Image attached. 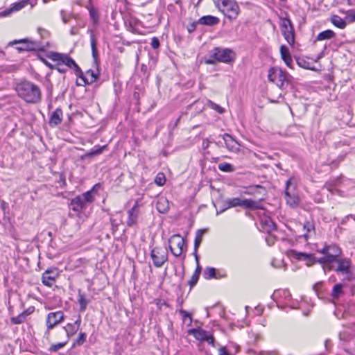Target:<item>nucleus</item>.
Returning a JSON list of instances; mask_svg holds the SVG:
<instances>
[{
	"label": "nucleus",
	"instance_id": "423d86ee",
	"mask_svg": "<svg viewBox=\"0 0 355 355\" xmlns=\"http://www.w3.org/2000/svg\"><path fill=\"white\" fill-rule=\"evenodd\" d=\"M48 44H49L48 42H35V41L24 39V40H15L13 42H10L8 44V46H12L14 44H19V46L16 47V49L19 52L35 51H43L45 46L47 45Z\"/></svg>",
	"mask_w": 355,
	"mask_h": 355
},
{
	"label": "nucleus",
	"instance_id": "f704fd0d",
	"mask_svg": "<svg viewBox=\"0 0 355 355\" xmlns=\"http://www.w3.org/2000/svg\"><path fill=\"white\" fill-rule=\"evenodd\" d=\"M218 167L220 171L226 173H232L235 170L234 167L231 164L227 162L220 163L218 164Z\"/></svg>",
	"mask_w": 355,
	"mask_h": 355
},
{
	"label": "nucleus",
	"instance_id": "13d9d810",
	"mask_svg": "<svg viewBox=\"0 0 355 355\" xmlns=\"http://www.w3.org/2000/svg\"><path fill=\"white\" fill-rule=\"evenodd\" d=\"M307 266H311L315 263V258L312 254H310V257L308 260H306Z\"/></svg>",
	"mask_w": 355,
	"mask_h": 355
},
{
	"label": "nucleus",
	"instance_id": "6e6d98bb",
	"mask_svg": "<svg viewBox=\"0 0 355 355\" xmlns=\"http://www.w3.org/2000/svg\"><path fill=\"white\" fill-rule=\"evenodd\" d=\"M37 31L42 38H47L49 36V32L44 28H39Z\"/></svg>",
	"mask_w": 355,
	"mask_h": 355
},
{
	"label": "nucleus",
	"instance_id": "cd10ccee",
	"mask_svg": "<svg viewBox=\"0 0 355 355\" xmlns=\"http://www.w3.org/2000/svg\"><path fill=\"white\" fill-rule=\"evenodd\" d=\"M336 36V33L331 31V30H326L321 33H320L317 37L315 41H322L325 40H330L334 38Z\"/></svg>",
	"mask_w": 355,
	"mask_h": 355
},
{
	"label": "nucleus",
	"instance_id": "473e14b6",
	"mask_svg": "<svg viewBox=\"0 0 355 355\" xmlns=\"http://www.w3.org/2000/svg\"><path fill=\"white\" fill-rule=\"evenodd\" d=\"M157 209L160 213H165L168 209V203L166 199H159L157 202Z\"/></svg>",
	"mask_w": 355,
	"mask_h": 355
},
{
	"label": "nucleus",
	"instance_id": "a211bd4d",
	"mask_svg": "<svg viewBox=\"0 0 355 355\" xmlns=\"http://www.w3.org/2000/svg\"><path fill=\"white\" fill-rule=\"evenodd\" d=\"M58 277V272L55 270H46L42 276V283L47 286H52Z\"/></svg>",
	"mask_w": 355,
	"mask_h": 355
},
{
	"label": "nucleus",
	"instance_id": "e433bc0d",
	"mask_svg": "<svg viewBox=\"0 0 355 355\" xmlns=\"http://www.w3.org/2000/svg\"><path fill=\"white\" fill-rule=\"evenodd\" d=\"M80 322V320H77L74 322L73 325L68 324V337H69L70 335L74 334V333L78 330Z\"/></svg>",
	"mask_w": 355,
	"mask_h": 355
},
{
	"label": "nucleus",
	"instance_id": "c756f323",
	"mask_svg": "<svg viewBox=\"0 0 355 355\" xmlns=\"http://www.w3.org/2000/svg\"><path fill=\"white\" fill-rule=\"evenodd\" d=\"M346 19H342L338 15H334L331 18V23L336 27L343 29L347 26Z\"/></svg>",
	"mask_w": 355,
	"mask_h": 355
},
{
	"label": "nucleus",
	"instance_id": "a878e982",
	"mask_svg": "<svg viewBox=\"0 0 355 355\" xmlns=\"http://www.w3.org/2000/svg\"><path fill=\"white\" fill-rule=\"evenodd\" d=\"M189 334L193 335L196 339L202 341L207 335V331L202 329H191L189 330Z\"/></svg>",
	"mask_w": 355,
	"mask_h": 355
},
{
	"label": "nucleus",
	"instance_id": "de8ad7c7",
	"mask_svg": "<svg viewBox=\"0 0 355 355\" xmlns=\"http://www.w3.org/2000/svg\"><path fill=\"white\" fill-rule=\"evenodd\" d=\"M202 341L207 342L209 345H211L213 347H215V339L214 336L211 334H207V335L205 337Z\"/></svg>",
	"mask_w": 355,
	"mask_h": 355
},
{
	"label": "nucleus",
	"instance_id": "ddd939ff",
	"mask_svg": "<svg viewBox=\"0 0 355 355\" xmlns=\"http://www.w3.org/2000/svg\"><path fill=\"white\" fill-rule=\"evenodd\" d=\"M68 68L73 69L77 77L76 85L78 86H85L88 83V78H87L81 71L79 66L76 62L70 57L68 56Z\"/></svg>",
	"mask_w": 355,
	"mask_h": 355
},
{
	"label": "nucleus",
	"instance_id": "864d4df0",
	"mask_svg": "<svg viewBox=\"0 0 355 355\" xmlns=\"http://www.w3.org/2000/svg\"><path fill=\"white\" fill-rule=\"evenodd\" d=\"M150 45L154 49H158L160 45L158 38L156 37H153L151 40Z\"/></svg>",
	"mask_w": 355,
	"mask_h": 355
},
{
	"label": "nucleus",
	"instance_id": "09e8293b",
	"mask_svg": "<svg viewBox=\"0 0 355 355\" xmlns=\"http://www.w3.org/2000/svg\"><path fill=\"white\" fill-rule=\"evenodd\" d=\"M265 224L268 225V228L267 229L268 232L272 231L276 229V225L274 222H272L271 220H266Z\"/></svg>",
	"mask_w": 355,
	"mask_h": 355
},
{
	"label": "nucleus",
	"instance_id": "4d7b16f0",
	"mask_svg": "<svg viewBox=\"0 0 355 355\" xmlns=\"http://www.w3.org/2000/svg\"><path fill=\"white\" fill-rule=\"evenodd\" d=\"M195 257H196V262H197V267H196V270H195L193 274H195V275H196L198 276H200V274L201 272V267H200V266L199 264L198 254H195Z\"/></svg>",
	"mask_w": 355,
	"mask_h": 355
},
{
	"label": "nucleus",
	"instance_id": "338daca9",
	"mask_svg": "<svg viewBox=\"0 0 355 355\" xmlns=\"http://www.w3.org/2000/svg\"><path fill=\"white\" fill-rule=\"evenodd\" d=\"M347 332H344L343 334L342 333L340 334V339H347L345 336H344V334H346Z\"/></svg>",
	"mask_w": 355,
	"mask_h": 355
},
{
	"label": "nucleus",
	"instance_id": "7ed1b4c3",
	"mask_svg": "<svg viewBox=\"0 0 355 355\" xmlns=\"http://www.w3.org/2000/svg\"><path fill=\"white\" fill-rule=\"evenodd\" d=\"M216 8L230 21L235 20L240 12V8L234 0H214Z\"/></svg>",
	"mask_w": 355,
	"mask_h": 355
},
{
	"label": "nucleus",
	"instance_id": "f8f14e48",
	"mask_svg": "<svg viewBox=\"0 0 355 355\" xmlns=\"http://www.w3.org/2000/svg\"><path fill=\"white\" fill-rule=\"evenodd\" d=\"M318 252L326 255L331 263H334L342 253L341 249L336 244L326 245Z\"/></svg>",
	"mask_w": 355,
	"mask_h": 355
},
{
	"label": "nucleus",
	"instance_id": "8fccbe9b",
	"mask_svg": "<svg viewBox=\"0 0 355 355\" xmlns=\"http://www.w3.org/2000/svg\"><path fill=\"white\" fill-rule=\"evenodd\" d=\"M89 15L94 21H96L98 19V12L93 8L89 9Z\"/></svg>",
	"mask_w": 355,
	"mask_h": 355
},
{
	"label": "nucleus",
	"instance_id": "f03ea898",
	"mask_svg": "<svg viewBox=\"0 0 355 355\" xmlns=\"http://www.w3.org/2000/svg\"><path fill=\"white\" fill-rule=\"evenodd\" d=\"M101 187V184H96L89 191L81 196H76L69 205V208L74 211L76 214H80L83 209H86L88 204L94 201V195Z\"/></svg>",
	"mask_w": 355,
	"mask_h": 355
},
{
	"label": "nucleus",
	"instance_id": "9d476101",
	"mask_svg": "<svg viewBox=\"0 0 355 355\" xmlns=\"http://www.w3.org/2000/svg\"><path fill=\"white\" fill-rule=\"evenodd\" d=\"M168 242L170 250L173 256L180 257L184 251V239L180 234H174L169 239Z\"/></svg>",
	"mask_w": 355,
	"mask_h": 355
},
{
	"label": "nucleus",
	"instance_id": "a19ab883",
	"mask_svg": "<svg viewBox=\"0 0 355 355\" xmlns=\"http://www.w3.org/2000/svg\"><path fill=\"white\" fill-rule=\"evenodd\" d=\"M345 19L349 23L355 22V10H348L345 12Z\"/></svg>",
	"mask_w": 355,
	"mask_h": 355
},
{
	"label": "nucleus",
	"instance_id": "393cba45",
	"mask_svg": "<svg viewBox=\"0 0 355 355\" xmlns=\"http://www.w3.org/2000/svg\"><path fill=\"white\" fill-rule=\"evenodd\" d=\"M303 229L306 231L303 234V237L306 241L309 240L315 234V227L310 221H306L304 223Z\"/></svg>",
	"mask_w": 355,
	"mask_h": 355
},
{
	"label": "nucleus",
	"instance_id": "39448f33",
	"mask_svg": "<svg viewBox=\"0 0 355 355\" xmlns=\"http://www.w3.org/2000/svg\"><path fill=\"white\" fill-rule=\"evenodd\" d=\"M232 55V51L230 49L215 47L210 51L209 58H205V63L213 64L216 61L230 63L234 60Z\"/></svg>",
	"mask_w": 355,
	"mask_h": 355
},
{
	"label": "nucleus",
	"instance_id": "7c9ffc66",
	"mask_svg": "<svg viewBox=\"0 0 355 355\" xmlns=\"http://www.w3.org/2000/svg\"><path fill=\"white\" fill-rule=\"evenodd\" d=\"M26 4H27L26 1H22L15 3L12 5V7L10 9L4 11V15H7L14 11H18V10H21V8H23Z\"/></svg>",
	"mask_w": 355,
	"mask_h": 355
},
{
	"label": "nucleus",
	"instance_id": "c03bdc74",
	"mask_svg": "<svg viewBox=\"0 0 355 355\" xmlns=\"http://www.w3.org/2000/svg\"><path fill=\"white\" fill-rule=\"evenodd\" d=\"M107 147L106 145L101 147V146H94L90 151V153H89V155H98L100 153H101L103 149Z\"/></svg>",
	"mask_w": 355,
	"mask_h": 355
},
{
	"label": "nucleus",
	"instance_id": "e2e57ef3",
	"mask_svg": "<svg viewBox=\"0 0 355 355\" xmlns=\"http://www.w3.org/2000/svg\"><path fill=\"white\" fill-rule=\"evenodd\" d=\"M264 355H278V352L277 351L266 352Z\"/></svg>",
	"mask_w": 355,
	"mask_h": 355
},
{
	"label": "nucleus",
	"instance_id": "6e6552de",
	"mask_svg": "<svg viewBox=\"0 0 355 355\" xmlns=\"http://www.w3.org/2000/svg\"><path fill=\"white\" fill-rule=\"evenodd\" d=\"M280 28L282 34L290 44L293 45L295 43V30L291 21L286 17L281 18Z\"/></svg>",
	"mask_w": 355,
	"mask_h": 355
},
{
	"label": "nucleus",
	"instance_id": "4468645a",
	"mask_svg": "<svg viewBox=\"0 0 355 355\" xmlns=\"http://www.w3.org/2000/svg\"><path fill=\"white\" fill-rule=\"evenodd\" d=\"M64 313L62 311L51 312L48 314L46 326L48 329H53L64 319Z\"/></svg>",
	"mask_w": 355,
	"mask_h": 355
},
{
	"label": "nucleus",
	"instance_id": "9b49d317",
	"mask_svg": "<svg viewBox=\"0 0 355 355\" xmlns=\"http://www.w3.org/2000/svg\"><path fill=\"white\" fill-rule=\"evenodd\" d=\"M334 263H338V267L335 269L331 266H327L326 268L328 270H334L337 273H342L343 275H347V279L349 280L350 277L352 275L351 271V261L349 259L343 258V259H337L334 261Z\"/></svg>",
	"mask_w": 355,
	"mask_h": 355
},
{
	"label": "nucleus",
	"instance_id": "4c0bfd02",
	"mask_svg": "<svg viewBox=\"0 0 355 355\" xmlns=\"http://www.w3.org/2000/svg\"><path fill=\"white\" fill-rule=\"evenodd\" d=\"M155 182L158 186H163L166 182V177L164 173H158L155 178Z\"/></svg>",
	"mask_w": 355,
	"mask_h": 355
},
{
	"label": "nucleus",
	"instance_id": "f3484780",
	"mask_svg": "<svg viewBox=\"0 0 355 355\" xmlns=\"http://www.w3.org/2000/svg\"><path fill=\"white\" fill-rule=\"evenodd\" d=\"M128 218L127 220V225L128 227H133L137 225L139 216V207L138 202H136L135 205L128 211Z\"/></svg>",
	"mask_w": 355,
	"mask_h": 355
},
{
	"label": "nucleus",
	"instance_id": "3c124183",
	"mask_svg": "<svg viewBox=\"0 0 355 355\" xmlns=\"http://www.w3.org/2000/svg\"><path fill=\"white\" fill-rule=\"evenodd\" d=\"M141 72L143 73V76L145 78H148L150 75L148 67L144 64L141 65Z\"/></svg>",
	"mask_w": 355,
	"mask_h": 355
},
{
	"label": "nucleus",
	"instance_id": "58836bf2",
	"mask_svg": "<svg viewBox=\"0 0 355 355\" xmlns=\"http://www.w3.org/2000/svg\"><path fill=\"white\" fill-rule=\"evenodd\" d=\"M78 300L80 306V311H84L86 309L88 300L85 298V295L81 293H79Z\"/></svg>",
	"mask_w": 355,
	"mask_h": 355
},
{
	"label": "nucleus",
	"instance_id": "a18cd8bd",
	"mask_svg": "<svg viewBox=\"0 0 355 355\" xmlns=\"http://www.w3.org/2000/svg\"><path fill=\"white\" fill-rule=\"evenodd\" d=\"M66 343H67L66 342H63V343H57V344L52 345L50 347L49 350L51 352H56L58 349L64 347L65 346Z\"/></svg>",
	"mask_w": 355,
	"mask_h": 355
},
{
	"label": "nucleus",
	"instance_id": "680f3d73",
	"mask_svg": "<svg viewBox=\"0 0 355 355\" xmlns=\"http://www.w3.org/2000/svg\"><path fill=\"white\" fill-rule=\"evenodd\" d=\"M210 141L208 139H205L202 141V148L207 149L209 147Z\"/></svg>",
	"mask_w": 355,
	"mask_h": 355
},
{
	"label": "nucleus",
	"instance_id": "72a5a7b5",
	"mask_svg": "<svg viewBox=\"0 0 355 355\" xmlns=\"http://www.w3.org/2000/svg\"><path fill=\"white\" fill-rule=\"evenodd\" d=\"M216 270L213 267H207L203 272V277L205 279L216 278Z\"/></svg>",
	"mask_w": 355,
	"mask_h": 355
},
{
	"label": "nucleus",
	"instance_id": "5701e85b",
	"mask_svg": "<svg viewBox=\"0 0 355 355\" xmlns=\"http://www.w3.org/2000/svg\"><path fill=\"white\" fill-rule=\"evenodd\" d=\"M243 207L252 210L263 209V206L261 205L260 201H255L252 199L243 200Z\"/></svg>",
	"mask_w": 355,
	"mask_h": 355
},
{
	"label": "nucleus",
	"instance_id": "1a4fd4ad",
	"mask_svg": "<svg viewBox=\"0 0 355 355\" xmlns=\"http://www.w3.org/2000/svg\"><path fill=\"white\" fill-rule=\"evenodd\" d=\"M150 257L154 266L161 268L168 261V251L166 248L155 247L151 250Z\"/></svg>",
	"mask_w": 355,
	"mask_h": 355
},
{
	"label": "nucleus",
	"instance_id": "ea45409f",
	"mask_svg": "<svg viewBox=\"0 0 355 355\" xmlns=\"http://www.w3.org/2000/svg\"><path fill=\"white\" fill-rule=\"evenodd\" d=\"M25 316L23 315V313H20L17 316L11 318V322L13 324H19L25 322L26 320Z\"/></svg>",
	"mask_w": 355,
	"mask_h": 355
},
{
	"label": "nucleus",
	"instance_id": "dca6fc26",
	"mask_svg": "<svg viewBox=\"0 0 355 355\" xmlns=\"http://www.w3.org/2000/svg\"><path fill=\"white\" fill-rule=\"evenodd\" d=\"M236 207H243V200L239 198L227 199L224 201L223 207L220 211H216V214L219 215L227 209Z\"/></svg>",
	"mask_w": 355,
	"mask_h": 355
},
{
	"label": "nucleus",
	"instance_id": "2f4dec72",
	"mask_svg": "<svg viewBox=\"0 0 355 355\" xmlns=\"http://www.w3.org/2000/svg\"><path fill=\"white\" fill-rule=\"evenodd\" d=\"M49 58L53 61H57L60 63H65L67 60V55L64 54H60L58 53H51L49 55Z\"/></svg>",
	"mask_w": 355,
	"mask_h": 355
},
{
	"label": "nucleus",
	"instance_id": "774afa93",
	"mask_svg": "<svg viewBox=\"0 0 355 355\" xmlns=\"http://www.w3.org/2000/svg\"><path fill=\"white\" fill-rule=\"evenodd\" d=\"M5 55V53L3 51H0V57H3Z\"/></svg>",
	"mask_w": 355,
	"mask_h": 355
},
{
	"label": "nucleus",
	"instance_id": "20e7f679",
	"mask_svg": "<svg viewBox=\"0 0 355 355\" xmlns=\"http://www.w3.org/2000/svg\"><path fill=\"white\" fill-rule=\"evenodd\" d=\"M268 78L269 81L282 90L286 89L291 79V76L286 71L278 67H272L268 71Z\"/></svg>",
	"mask_w": 355,
	"mask_h": 355
},
{
	"label": "nucleus",
	"instance_id": "aec40b11",
	"mask_svg": "<svg viewBox=\"0 0 355 355\" xmlns=\"http://www.w3.org/2000/svg\"><path fill=\"white\" fill-rule=\"evenodd\" d=\"M219 21L220 20L218 17L212 15L203 16L198 20L199 24L210 26L218 24Z\"/></svg>",
	"mask_w": 355,
	"mask_h": 355
},
{
	"label": "nucleus",
	"instance_id": "412c9836",
	"mask_svg": "<svg viewBox=\"0 0 355 355\" xmlns=\"http://www.w3.org/2000/svg\"><path fill=\"white\" fill-rule=\"evenodd\" d=\"M62 111L57 108L51 114L50 117L49 124L51 126H55L60 124L62 121Z\"/></svg>",
	"mask_w": 355,
	"mask_h": 355
},
{
	"label": "nucleus",
	"instance_id": "b1692460",
	"mask_svg": "<svg viewBox=\"0 0 355 355\" xmlns=\"http://www.w3.org/2000/svg\"><path fill=\"white\" fill-rule=\"evenodd\" d=\"M345 284H336L334 286L331 296L334 300H338L341 297L344 295V287Z\"/></svg>",
	"mask_w": 355,
	"mask_h": 355
},
{
	"label": "nucleus",
	"instance_id": "2eb2a0df",
	"mask_svg": "<svg viewBox=\"0 0 355 355\" xmlns=\"http://www.w3.org/2000/svg\"><path fill=\"white\" fill-rule=\"evenodd\" d=\"M225 144V147L232 152L238 153L240 150L239 145L237 141L229 134L225 133L222 136Z\"/></svg>",
	"mask_w": 355,
	"mask_h": 355
},
{
	"label": "nucleus",
	"instance_id": "49530a36",
	"mask_svg": "<svg viewBox=\"0 0 355 355\" xmlns=\"http://www.w3.org/2000/svg\"><path fill=\"white\" fill-rule=\"evenodd\" d=\"M197 24H199L198 21H191L187 26V31L189 33H193L196 29Z\"/></svg>",
	"mask_w": 355,
	"mask_h": 355
},
{
	"label": "nucleus",
	"instance_id": "0eeeda50",
	"mask_svg": "<svg viewBox=\"0 0 355 355\" xmlns=\"http://www.w3.org/2000/svg\"><path fill=\"white\" fill-rule=\"evenodd\" d=\"M90 43L92 48V53L94 59V63L97 69V72L94 71L93 69H89L87 71V74L90 76V79H88V83L87 85H89L94 82H95L99 77L100 71L98 69L99 64V58H98V53L97 49V42L95 38V36L93 33L91 34L90 36Z\"/></svg>",
	"mask_w": 355,
	"mask_h": 355
},
{
	"label": "nucleus",
	"instance_id": "5fc2aeb1",
	"mask_svg": "<svg viewBox=\"0 0 355 355\" xmlns=\"http://www.w3.org/2000/svg\"><path fill=\"white\" fill-rule=\"evenodd\" d=\"M199 277L195 274H193L191 278V279L189 282V284L190 285L191 288L193 287L198 282L199 279Z\"/></svg>",
	"mask_w": 355,
	"mask_h": 355
},
{
	"label": "nucleus",
	"instance_id": "4be33fe9",
	"mask_svg": "<svg viewBox=\"0 0 355 355\" xmlns=\"http://www.w3.org/2000/svg\"><path fill=\"white\" fill-rule=\"evenodd\" d=\"M280 53L282 59L284 61L285 64L288 67H291L293 63V60L291 56L288 49L284 45L281 46Z\"/></svg>",
	"mask_w": 355,
	"mask_h": 355
},
{
	"label": "nucleus",
	"instance_id": "79ce46f5",
	"mask_svg": "<svg viewBox=\"0 0 355 355\" xmlns=\"http://www.w3.org/2000/svg\"><path fill=\"white\" fill-rule=\"evenodd\" d=\"M180 313L182 316L184 322H187V320H189L188 325H190L192 322V318H191V315L187 311H186L183 309L180 310Z\"/></svg>",
	"mask_w": 355,
	"mask_h": 355
},
{
	"label": "nucleus",
	"instance_id": "37998d69",
	"mask_svg": "<svg viewBox=\"0 0 355 355\" xmlns=\"http://www.w3.org/2000/svg\"><path fill=\"white\" fill-rule=\"evenodd\" d=\"M208 105L211 109L216 111L219 114H223L224 112V109L223 107L211 101H209Z\"/></svg>",
	"mask_w": 355,
	"mask_h": 355
},
{
	"label": "nucleus",
	"instance_id": "052dcab7",
	"mask_svg": "<svg viewBox=\"0 0 355 355\" xmlns=\"http://www.w3.org/2000/svg\"><path fill=\"white\" fill-rule=\"evenodd\" d=\"M218 355H230L225 347H221L218 349Z\"/></svg>",
	"mask_w": 355,
	"mask_h": 355
},
{
	"label": "nucleus",
	"instance_id": "c85d7f7f",
	"mask_svg": "<svg viewBox=\"0 0 355 355\" xmlns=\"http://www.w3.org/2000/svg\"><path fill=\"white\" fill-rule=\"evenodd\" d=\"M289 254L290 256H291L293 258H295L296 259L306 261L309 259L311 254L300 252L295 250H291L289 252Z\"/></svg>",
	"mask_w": 355,
	"mask_h": 355
},
{
	"label": "nucleus",
	"instance_id": "0e129e2a",
	"mask_svg": "<svg viewBox=\"0 0 355 355\" xmlns=\"http://www.w3.org/2000/svg\"><path fill=\"white\" fill-rule=\"evenodd\" d=\"M61 15H62V21H64V23H67V17L65 15L64 10L61 11Z\"/></svg>",
	"mask_w": 355,
	"mask_h": 355
},
{
	"label": "nucleus",
	"instance_id": "bf43d9fd",
	"mask_svg": "<svg viewBox=\"0 0 355 355\" xmlns=\"http://www.w3.org/2000/svg\"><path fill=\"white\" fill-rule=\"evenodd\" d=\"M34 311V308L33 307H29L28 309H27L26 310L22 312L23 315L25 316V318H26V317L31 314Z\"/></svg>",
	"mask_w": 355,
	"mask_h": 355
},
{
	"label": "nucleus",
	"instance_id": "bb28decb",
	"mask_svg": "<svg viewBox=\"0 0 355 355\" xmlns=\"http://www.w3.org/2000/svg\"><path fill=\"white\" fill-rule=\"evenodd\" d=\"M206 229H200L196 232L194 239V254H197L198 248L202 242V236L206 232Z\"/></svg>",
	"mask_w": 355,
	"mask_h": 355
},
{
	"label": "nucleus",
	"instance_id": "6ab92c4d",
	"mask_svg": "<svg viewBox=\"0 0 355 355\" xmlns=\"http://www.w3.org/2000/svg\"><path fill=\"white\" fill-rule=\"evenodd\" d=\"M291 180H287L286 183V191H285V199L286 200V203L291 206V207H295L299 204V198L295 195H291L288 192V187L291 184Z\"/></svg>",
	"mask_w": 355,
	"mask_h": 355
},
{
	"label": "nucleus",
	"instance_id": "603ef678",
	"mask_svg": "<svg viewBox=\"0 0 355 355\" xmlns=\"http://www.w3.org/2000/svg\"><path fill=\"white\" fill-rule=\"evenodd\" d=\"M315 262H318L321 264L324 263H332L331 261L328 259L326 255H324L322 257L319 258L318 259H315Z\"/></svg>",
	"mask_w": 355,
	"mask_h": 355
},
{
	"label": "nucleus",
	"instance_id": "c9c22d12",
	"mask_svg": "<svg viewBox=\"0 0 355 355\" xmlns=\"http://www.w3.org/2000/svg\"><path fill=\"white\" fill-rule=\"evenodd\" d=\"M86 334L85 333H81L78 336V337L73 341L72 344V347H75L76 346H80L82 345L85 340H86Z\"/></svg>",
	"mask_w": 355,
	"mask_h": 355
},
{
	"label": "nucleus",
	"instance_id": "f257e3e1",
	"mask_svg": "<svg viewBox=\"0 0 355 355\" xmlns=\"http://www.w3.org/2000/svg\"><path fill=\"white\" fill-rule=\"evenodd\" d=\"M18 96L28 103H37L41 100L40 87L30 81H21L16 85Z\"/></svg>",
	"mask_w": 355,
	"mask_h": 355
},
{
	"label": "nucleus",
	"instance_id": "69168bd1",
	"mask_svg": "<svg viewBox=\"0 0 355 355\" xmlns=\"http://www.w3.org/2000/svg\"><path fill=\"white\" fill-rule=\"evenodd\" d=\"M349 218H353L355 220V214L354 215L349 214V215L347 216L345 219L343 220V221L342 222V223H344L345 222V220L349 219Z\"/></svg>",
	"mask_w": 355,
	"mask_h": 355
}]
</instances>
